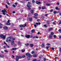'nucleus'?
<instances>
[{
  "label": "nucleus",
  "instance_id": "nucleus-21",
  "mask_svg": "<svg viewBox=\"0 0 61 61\" xmlns=\"http://www.w3.org/2000/svg\"><path fill=\"white\" fill-rule=\"evenodd\" d=\"M29 53H27L26 54V56H28L29 55Z\"/></svg>",
  "mask_w": 61,
  "mask_h": 61
},
{
  "label": "nucleus",
  "instance_id": "nucleus-61",
  "mask_svg": "<svg viewBox=\"0 0 61 61\" xmlns=\"http://www.w3.org/2000/svg\"><path fill=\"white\" fill-rule=\"evenodd\" d=\"M59 51L61 53V48L60 49Z\"/></svg>",
  "mask_w": 61,
  "mask_h": 61
},
{
  "label": "nucleus",
  "instance_id": "nucleus-9",
  "mask_svg": "<svg viewBox=\"0 0 61 61\" xmlns=\"http://www.w3.org/2000/svg\"><path fill=\"white\" fill-rule=\"evenodd\" d=\"M3 29L5 30L7 29H8V27L6 26H5L4 27Z\"/></svg>",
  "mask_w": 61,
  "mask_h": 61
},
{
  "label": "nucleus",
  "instance_id": "nucleus-32",
  "mask_svg": "<svg viewBox=\"0 0 61 61\" xmlns=\"http://www.w3.org/2000/svg\"><path fill=\"white\" fill-rule=\"evenodd\" d=\"M41 18H43V19H45V17L43 16H41Z\"/></svg>",
  "mask_w": 61,
  "mask_h": 61
},
{
  "label": "nucleus",
  "instance_id": "nucleus-30",
  "mask_svg": "<svg viewBox=\"0 0 61 61\" xmlns=\"http://www.w3.org/2000/svg\"><path fill=\"white\" fill-rule=\"evenodd\" d=\"M55 9H56L57 10H59V9H58V7H56L55 8Z\"/></svg>",
  "mask_w": 61,
  "mask_h": 61
},
{
  "label": "nucleus",
  "instance_id": "nucleus-41",
  "mask_svg": "<svg viewBox=\"0 0 61 61\" xmlns=\"http://www.w3.org/2000/svg\"><path fill=\"white\" fill-rule=\"evenodd\" d=\"M29 45V44L28 43H27L26 44H25V46H28Z\"/></svg>",
  "mask_w": 61,
  "mask_h": 61
},
{
  "label": "nucleus",
  "instance_id": "nucleus-38",
  "mask_svg": "<svg viewBox=\"0 0 61 61\" xmlns=\"http://www.w3.org/2000/svg\"><path fill=\"white\" fill-rule=\"evenodd\" d=\"M25 51V50L24 49L22 50V52H24Z\"/></svg>",
  "mask_w": 61,
  "mask_h": 61
},
{
  "label": "nucleus",
  "instance_id": "nucleus-26",
  "mask_svg": "<svg viewBox=\"0 0 61 61\" xmlns=\"http://www.w3.org/2000/svg\"><path fill=\"white\" fill-rule=\"evenodd\" d=\"M18 57H19V59H21V58H22V56H19Z\"/></svg>",
  "mask_w": 61,
  "mask_h": 61
},
{
  "label": "nucleus",
  "instance_id": "nucleus-1",
  "mask_svg": "<svg viewBox=\"0 0 61 61\" xmlns=\"http://www.w3.org/2000/svg\"><path fill=\"white\" fill-rule=\"evenodd\" d=\"M13 40V38L11 37H8L6 40V41L7 42H8V41L9 42H11Z\"/></svg>",
  "mask_w": 61,
  "mask_h": 61
},
{
  "label": "nucleus",
  "instance_id": "nucleus-24",
  "mask_svg": "<svg viewBox=\"0 0 61 61\" xmlns=\"http://www.w3.org/2000/svg\"><path fill=\"white\" fill-rule=\"evenodd\" d=\"M38 15V14L37 13H35L34 14V15H35V16H37Z\"/></svg>",
  "mask_w": 61,
  "mask_h": 61
},
{
  "label": "nucleus",
  "instance_id": "nucleus-33",
  "mask_svg": "<svg viewBox=\"0 0 61 61\" xmlns=\"http://www.w3.org/2000/svg\"><path fill=\"white\" fill-rule=\"evenodd\" d=\"M25 57V55H23L21 56L22 58H24V57Z\"/></svg>",
  "mask_w": 61,
  "mask_h": 61
},
{
  "label": "nucleus",
  "instance_id": "nucleus-23",
  "mask_svg": "<svg viewBox=\"0 0 61 61\" xmlns=\"http://www.w3.org/2000/svg\"><path fill=\"white\" fill-rule=\"evenodd\" d=\"M52 30V28H51L49 29L48 31H50V30Z\"/></svg>",
  "mask_w": 61,
  "mask_h": 61
},
{
  "label": "nucleus",
  "instance_id": "nucleus-36",
  "mask_svg": "<svg viewBox=\"0 0 61 61\" xmlns=\"http://www.w3.org/2000/svg\"><path fill=\"white\" fill-rule=\"evenodd\" d=\"M1 12H2V13H5V10H1Z\"/></svg>",
  "mask_w": 61,
  "mask_h": 61
},
{
  "label": "nucleus",
  "instance_id": "nucleus-12",
  "mask_svg": "<svg viewBox=\"0 0 61 61\" xmlns=\"http://www.w3.org/2000/svg\"><path fill=\"white\" fill-rule=\"evenodd\" d=\"M34 32H35V30L34 29H33L31 31V33H34Z\"/></svg>",
  "mask_w": 61,
  "mask_h": 61
},
{
  "label": "nucleus",
  "instance_id": "nucleus-19",
  "mask_svg": "<svg viewBox=\"0 0 61 61\" xmlns=\"http://www.w3.org/2000/svg\"><path fill=\"white\" fill-rule=\"evenodd\" d=\"M37 55L36 54H34L33 55V57H36Z\"/></svg>",
  "mask_w": 61,
  "mask_h": 61
},
{
  "label": "nucleus",
  "instance_id": "nucleus-7",
  "mask_svg": "<svg viewBox=\"0 0 61 61\" xmlns=\"http://www.w3.org/2000/svg\"><path fill=\"white\" fill-rule=\"evenodd\" d=\"M17 49V48H12V49H11V50H12V51L15 50H15H16V49Z\"/></svg>",
  "mask_w": 61,
  "mask_h": 61
},
{
  "label": "nucleus",
  "instance_id": "nucleus-17",
  "mask_svg": "<svg viewBox=\"0 0 61 61\" xmlns=\"http://www.w3.org/2000/svg\"><path fill=\"white\" fill-rule=\"evenodd\" d=\"M18 44L19 45V46L21 45V43H20V41L18 42Z\"/></svg>",
  "mask_w": 61,
  "mask_h": 61
},
{
  "label": "nucleus",
  "instance_id": "nucleus-48",
  "mask_svg": "<svg viewBox=\"0 0 61 61\" xmlns=\"http://www.w3.org/2000/svg\"><path fill=\"white\" fill-rule=\"evenodd\" d=\"M46 48L47 49H48V48H49V47H48V46H47L46 47Z\"/></svg>",
  "mask_w": 61,
  "mask_h": 61
},
{
  "label": "nucleus",
  "instance_id": "nucleus-40",
  "mask_svg": "<svg viewBox=\"0 0 61 61\" xmlns=\"http://www.w3.org/2000/svg\"><path fill=\"white\" fill-rule=\"evenodd\" d=\"M53 24V25H56V24L54 22H53L52 23Z\"/></svg>",
  "mask_w": 61,
  "mask_h": 61
},
{
  "label": "nucleus",
  "instance_id": "nucleus-64",
  "mask_svg": "<svg viewBox=\"0 0 61 61\" xmlns=\"http://www.w3.org/2000/svg\"><path fill=\"white\" fill-rule=\"evenodd\" d=\"M15 5H17V3H15Z\"/></svg>",
  "mask_w": 61,
  "mask_h": 61
},
{
  "label": "nucleus",
  "instance_id": "nucleus-22",
  "mask_svg": "<svg viewBox=\"0 0 61 61\" xmlns=\"http://www.w3.org/2000/svg\"><path fill=\"white\" fill-rule=\"evenodd\" d=\"M30 12L31 13V14H33V12H34V11L33 10H31L30 11Z\"/></svg>",
  "mask_w": 61,
  "mask_h": 61
},
{
  "label": "nucleus",
  "instance_id": "nucleus-55",
  "mask_svg": "<svg viewBox=\"0 0 61 61\" xmlns=\"http://www.w3.org/2000/svg\"><path fill=\"white\" fill-rule=\"evenodd\" d=\"M3 15H6V14H5V12H4L3 13Z\"/></svg>",
  "mask_w": 61,
  "mask_h": 61
},
{
  "label": "nucleus",
  "instance_id": "nucleus-15",
  "mask_svg": "<svg viewBox=\"0 0 61 61\" xmlns=\"http://www.w3.org/2000/svg\"><path fill=\"white\" fill-rule=\"evenodd\" d=\"M30 45L31 47H32L34 46V45L32 44H30Z\"/></svg>",
  "mask_w": 61,
  "mask_h": 61
},
{
  "label": "nucleus",
  "instance_id": "nucleus-6",
  "mask_svg": "<svg viewBox=\"0 0 61 61\" xmlns=\"http://www.w3.org/2000/svg\"><path fill=\"white\" fill-rule=\"evenodd\" d=\"M15 59L16 61H18V60H19V58L18 57V56H16V58Z\"/></svg>",
  "mask_w": 61,
  "mask_h": 61
},
{
  "label": "nucleus",
  "instance_id": "nucleus-54",
  "mask_svg": "<svg viewBox=\"0 0 61 61\" xmlns=\"http://www.w3.org/2000/svg\"><path fill=\"white\" fill-rule=\"evenodd\" d=\"M4 51L5 52H8V51L6 50H5Z\"/></svg>",
  "mask_w": 61,
  "mask_h": 61
},
{
  "label": "nucleus",
  "instance_id": "nucleus-53",
  "mask_svg": "<svg viewBox=\"0 0 61 61\" xmlns=\"http://www.w3.org/2000/svg\"><path fill=\"white\" fill-rule=\"evenodd\" d=\"M21 3H24V1H20Z\"/></svg>",
  "mask_w": 61,
  "mask_h": 61
},
{
  "label": "nucleus",
  "instance_id": "nucleus-14",
  "mask_svg": "<svg viewBox=\"0 0 61 61\" xmlns=\"http://www.w3.org/2000/svg\"><path fill=\"white\" fill-rule=\"evenodd\" d=\"M46 5L47 6H50L51 5L50 4L47 3L46 4Z\"/></svg>",
  "mask_w": 61,
  "mask_h": 61
},
{
  "label": "nucleus",
  "instance_id": "nucleus-31",
  "mask_svg": "<svg viewBox=\"0 0 61 61\" xmlns=\"http://www.w3.org/2000/svg\"><path fill=\"white\" fill-rule=\"evenodd\" d=\"M29 57H32V55L30 54L29 55Z\"/></svg>",
  "mask_w": 61,
  "mask_h": 61
},
{
  "label": "nucleus",
  "instance_id": "nucleus-25",
  "mask_svg": "<svg viewBox=\"0 0 61 61\" xmlns=\"http://www.w3.org/2000/svg\"><path fill=\"white\" fill-rule=\"evenodd\" d=\"M46 23L47 24H49V21L47 20L46 21Z\"/></svg>",
  "mask_w": 61,
  "mask_h": 61
},
{
  "label": "nucleus",
  "instance_id": "nucleus-8",
  "mask_svg": "<svg viewBox=\"0 0 61 61\" xmlns=\"http://www.w3.org/2000/svg\"><path fill=\"white\" fill-rule=\"evenodd\" d=\"M49 38L50 39V38H52V36L50 34L49 35Z\"/></svg>",
  "mask_w": 61,
  "mask_h": 61
},
{
  "label": "nucleus",
  "instance_id": "nucleus-39",
  "mask_svg": "<svg viewBox=\"0 0 61 61\" xmlns=\"http://www.w3.org/2000/svg\"><path fill=\"white\" fill-rule=\"evenodd\" d=\"M44 27H46V28L47 27V26H46V24L44 25Z\"/></svg>",
  "mask_w": 61,
  "mask_h": 61
},
{
  "label": "nucleus",
  "instance_id": "nucleus-42",
  "mask_svg": "<svg viewBox=\"0 0 61 61\" xmlns=\"http://www.w3.org/2000/svg\"><path fill=\"white\" fill-rule=\"evenodd\" d=\"M14 43V41H13L11 43V45H13Z\"/></svg>",
  "mask_w": 61,
  "mask_h": 61
},
{
  "label": "nucleus",
  "instance_id": "nucleus-43",
  "mask_svg": "<svg viewBox=\"0 0 61 61\" xmlns=\"http://www.w3.org/2000/svg\"><path fill=\"white\" fill-rule=\"evenodd\" d=\"M46 58H43V60H44V61H46Z\"/></svg>",
  "mask_w": 61,
  "mask_h": 61
},
{
  "label": "nucleus",
  "instance_id": "nucleus-51",
  "mask_svg": "<svg viewBox=\"0 0 61 61\" xmlns=\"http://www.w3.org/2000/svg\"><path fill=\"white\" fill-rule=\"evenodd\" d=\"M37 22H39V21H40V20L39 19H38L37 20Z\"/></svg>",
  "mask_w": 61,
  "mask_h": 61
},
{
  "label": "nucleus",
  "instance_id": "nucleus-37",
  "mask_svg": "<svg viewBox=\"0 0 61 61\" xmlns=\"http://www.w3.org/2000/svg\"><path fill=\"white\" fill-rule=\"evenodd\" d=\"M59 31L60 32V33H61V29H60L59 30Z\"/></svg>",
  "mask_w": 61,
  "mask_h": 61
},
{
  "label": "nucleus",
  "instance_id": "nucleus-20",
  "mask_svg": "<svg viewBox=\"0 0 61 61\" xmlns=\"http://www.w3.org/2000/svg\"><path fill=\"white\" fill-rule=\"evenodd\" d=\"M30 21V22H32V18L31 17L30 18V19L29 20Z\"/></svg>",
  "mask_w": 61,
  "mask_h": 61
},
{
  "label": "nucleus",
  "instance_id": "nucleus-46",
  "mask_svg": "<svg viewBox=\"0 0 61 61\" xmlns=\"http://www.w3.org/2000/svg\"><path fill=\"white\" fill-rule=\"evenodd\" d=\"M26 23H25V25L24 26V27H25V26H26Z\"/></svg>",
  "mask_w": 61,
  "mask_h": 61
},
{
  "label": "nucleus",
  "instance_id": "nucleus-10",
  "mask_svg": "<svg viewBox=\"0 0 61 61\" xmlns=\"http://www.w3.org/2000/svg\"><path fill=\"white\" fill-rule=\"evenodd\" d=\"M45 44H42L41 45V46L43 48V47H45Z\"/></svg>",
  "mask_w": 61,
  "mask_h": 61
},
{
  "label": "nucleus",
  "instance_id": "nucleus-59",
  "mask_svg": "<svg viewBox=\"0 0 61 61\" xmlns=\"http://www.w3.org/2000/svg\"><path fill=\"white\" fill-rule=\"evenodd\" d=\"M34 26L35 27H36V25L35 24L34 25Z\"/></svg>",
  "mask_w": 61,
  "mask_h": 61
},
{
  "label": "nucleus",
  "instance_id": "nucleus-2",
  "mask_svg": "<svg viewBox=\"0 0 61 61\" xmlns=\"http://www.w3.org/2000/svg\"><path fill=\"white\" fill-rule=\"evenodd\" d=\"M28 5H27V7H28V10H31V5H30L31 4V3L30 2H28Z\"/></svg>",
  "mask_w": 61,
  "mask_h": 61
},
{
  "label": "nucleus",
  "instance_id": "nucleus-56",
  "mask_svg": "<svg viewBox=\"0 0 61 61\" xmlns=\"http://www.w3.org/2000/svg\"><path fill=\"white\" fill-rule=\"evenodd\" d=\"M57 5H59V3L58 2H57Z\"/></svg>",
  "mask_w": 61,
  "mask_h": 61
},
{
  "label": "nucleus",
  "instance_id": "nucleus-49",
  "mask_svg": "<svg viewBox=\"0 0 61 61\" xmlns=\"http://www.w3.org/2000/svg\"><path fill=\"white\" fill-rule=\"evenodd\" d=\"M53 11V10L52 9H51L50 11V12H52Z\"/></svg>",
  "mask_w": 61,
  "mask_h": 61
},
{
  "label": "nucleus",
  "instance_id": "nucleus-4",
  "mask_svg": "<svg viewBox=\"0 0 61 61\" xmlns=\"http://www.w3.org/2000/svg\"><path fill=\"white\" fill-rule=\"evenodd\" d=\"M7 23H6V25H10V20H8L7 21Z\"/></svg>",
  "mask_w": 61,
  "mask_h": 61
},
{
  "label": "nucleus",
  "instance_id": "nucleus-47",
  "mask_svg": "<svg viewBox=\"0 0 61 61\" xmlns=\"http://www.w3.org/2000/svg\"><path fill=\"white\" fill-rule=\"evenodd\" d=\"M33 61H36V59H34L33 60Z\"/></svg>",
  "mask_w": 61,
  "mask_h": 61
},
{
  "label": "nucleus",
  "instance_id": "nucleus-28",
  "mask_svg": "<svg viewBox=\"0 0 61 61\" xmlns=\"http://www.w3.org/2000/svg\"><path fill=\"white\" fill-rule=\"evenodd\" d=\"M27 59L28 60H30V57H27Z\"/></svg>",
  "mask_w": 61,
  "mask_h": 61
},
{
  "label": "nucleus",
  "instance_id": "nucleus-58",
  "mask_svg": "<svg viewBox=\"0 0 61 61\" xmlns=\"http://www.w3.org/2000/svg\"><path fill=\"white\" fill-rule=\"evenodd\" d=\"M33 37V36L32 35H30V38H32Z\"/></svg>",
  "mask_w": 61,
  "mask_h": 61
},
{
  "label": "nucleus",
  "instance_id": "nucleus-5",
  "mask_svg": "<svg viewBox=\"0 0 61 61\" xmlns=\"http://www.w3.org/2000/svg\"><path fill=\"white\" fill-rule=\"evenodd\" d=\"M25 36L27 38H30V36L29 35H25Z\"/></svg>",
  "mask_w": 61,
  "mask_h": 61
},
{
  "label": "nucleus",
  "instance_id": "nucleus-34",
  "mask_svg": "<svg viewBox=\"0 0 61 61\" xmlns=\"http://www.w3.org/2000/svg\"><path fill=\"white\" fill-rule=\"evenodd\" d=\"M51 35H52V36H53L54 35V33H53V32H51Z\"/></svg>",
  "mask_w": 61,
  "mask_h": 61
},
{
  "label": "nucleus",
  "instance_id": "nucleus-44",
  "mask_svg": "<svg viewBox=\"0 0 61 61\" xmlns=\"http://www.w3.org/2000/svg\"><path fill=\"white\" fill-rule=\"evenodd\" d=\"M32 2L33 3H35V0H33L32 1Z\"/></svg>",
  "mask_w": 61,
  "mask_h": 61
},
{
  "label": "nucleus",
  "instance_id": "nucleus-50",
  "mask_svg": "<svg viewBox=\"0 0 61 61\" xmlns=\"http://www.w3.org/2000/svg\"><path fill=\"white\" fill-rule=\"evenodd\" d=\"M53 37L54 38H56V35H54L53 36Z\"/></svg>",
  "mask_w": 61,
  "mask_h": 61
},
{
  "label": "nucleus",
  "instance_id": "nucleus-13",
  "mask_svg": "<svg viewBox=\"0 0 61 61\" xmlns=\"http://www.w3.org/2000/svg\"><path fill=\"white\" fill-rule=\"evenodd\" d=\"M31 53L33 55V54H35V51H33L31 52Z\"/></svg>",
  "mask_w": 61,
  "mask_h": 61
},
{
  "label": "nucleus",
  "instance_id": "nucleus-60",
  "mask_svg": "<svg viewBox=\"0 0 61 61\" xmlns=\"http://www.w3.org/2000/svg\"><path fill=\"white\" fill-rule=\"evenodd\" d=\"M47 46H50V44H49V43H48L47 45Z\"/></svg>",
  "mask_w": 61,
  "mask_h": 61
},
{
  "label": "nucleus",
  "instance_id": "nucleus-3",
  "mask_svg": "<svg viewBox=\"0 0 61 61\" xmlns=\"http://www.w3.org/2000/svg\"><path fill=\"white\" fill-rule=\"evenodd\" d=\"M0 37L1 38H3L4 39H5V36H4L3 34H1L0 35Z\"/></svg>",
  "mask_w": 61,
  "mask_h": 61
},
{
  "label": "nucleus",
  "instance_id": "nucleus-52",
  "mask_svg": "<svg viewBox=\"0 0 61 61\" xmlns=\"http://www.w3.org/2000/svg\"><path fill=\"white\" fill-rule=\"evenodd\" d=\"M5 6L6 7V8H8V7H7V5H5Z\"/></svg>",
  "mask_w": 61,
  "mask_h": 61
},
{
  "label": "nucleus",
  "instance_id": "nucleus-63",
  "mask_svg": "<svg viewBox=\"0 0 61 61\" xmlns=\"http://www.w3.org/2000/svg\"><path fill=\"white\" fill-rule=\"evenodd\" d=\"M35 38H38V37L37 36H36L35 37Z\"/></svg>",
  "mask_w": 61,
  "mask_h": 61
},
{
  "label": "nucleus",
  "instance_id": "nucleus-29",
  "mask_svg": "<svg viewBox=\"0 0 61 61\" xmlns=\"http://www.w3.org/2000/svg\"><path fill=\"white\" fill-rule=\"evenodd\" d=\"M45 8H46V7L44 6H43V7L42 8V9H45Z\"/></svg>",
  "mask_w": 61,
  "mask_h": 61
},
{
  "label": "nucleus",
  "instance_id": "nucleus-62",
  "mask_svg": "<svg viewBox=\"0 0 61 61\" xmlns=\"http://www.w3.org/2000/svg\"><path fill=\"white\" fill-rule=\"evenodd\" d=\"M41 8V7L40 6L39 7V9H40Z\"/></svg>",
  "mask_w": 61,
  "mask_h": 61
},
{
  "label": "nucleus",
  "instance_id": "nucleus-27",
  "mask_svg": "<svg viewBox=\"0 0 61 61\" xmlns=\"http://www.w3.org/2000/svg\"><path fill=\"white\" fill-rule=\"evenodd\" d=\"M33 17L34 18H35V19H37V17L35 16H34Z\"/></svg>",
  "mask_w": 61,
  "mask_h": 61
},
{
  "label": "nucleus",
  "instance_id": "nucleus-11",
  "mask_svg": "<svg viewBox=\"0 0 61 61\" xmlns=\"http://www.w3.org/2000/svg\"><path fill=\"white\" fill-rule=\"evenodd\" d=\"M36 3L37 4V5H38V4H40L41 3L40 2H38V1H36Z\"/></svg>",
  "mask_w": 61,
  "mask_h": 61
},
{
  "label": "nucleus",
  "instance_id": "nucleus-18",
  "mask_svg": "<svg viewBox=\"0 0 61 61\" xmlns=\"http://www.w3.org/2000/svg\"><path fill=\"white\" fill-rule=\"evenodd\" d=\"M0 56L1 57H4V56L2 55H0Z\"/></svg>",
  "mask_w": 61,
  "mask_h": 61
},
{
  "label": "nucleus",
  "instance_id": "nucleus-57",
  "mask_svg": "<svg viewBox=\"0 0 61 61\" xmlns=\"http://www.w3.org/2000/svg\"><path fill=\"white\" fill-rule=\"evenodd\" d=\"M51 49H52V50H54V49H55L54 48L52 47L51 48Z\"/></svg>",
  "mask_w": 61,
  "mask_h": 61
},
{
  "label": "nucleus",
  "instance_id": "nucleus-16",
  "mask_svg": "<svg viewBox=\"0 0 61 61\" xmlns=\"http://www.w3.org/2000/svg\"><path fill=\"white\" fill-rule=\"evenodd\" d=\"M19 26L20 27H24V25H19Z\"/></svg>",
  "mask_w": 61,
  "mask_h": 61
},
{
  "label": "nucleus",
  "instance_id": "nucleus-35",
  "mask_svg": "<svg viewBox=\"0 0 61 61\" xmlns=\"http://www.w3.org/2000/svg\"><path fill=\"white\" fill-rule=\"evenodd\" d=\"M56 11L55 10L53 11L54 14H56Z\"/></svg>",
  "mask_w": 61,
  "mask_h": 61
},
{
  "label": "nucleus",
  "instance_id": "nucleus-45",
  "mask_svg": "<svg viewBox=\"0 0 61 61\" xmlns=\"http://www.w3.org/2000/svg\"><path fill=\"white\" fill-rule=\"evenodd\" d=\"M12 6L14 7H15V5L14 4H13Z\"/></svg>",
  "mask_w": 61,
  "mask_h": 61
}]
</instances>
